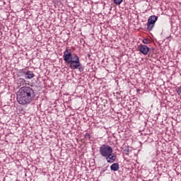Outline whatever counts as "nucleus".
I'll list each match as a JSON object with an SVG mask.
<instances>
[{"mask_svg": "<svg viewBox=\"0 0 181 181\" xmlns=\"http://www.w3.org/2000/svg\"><path fill=\"white\" fill-rule=\"evenodd\" d=\"M63 59L65 63L67 64H70L71 69L73 70H76V69H78L81 63L80 62V57L78 56L75 55L73 58V54H71V49L66 48L64 52Z\"/></svg>", "mask_w": 181, "mask_h": 181, "instance_id": "nucleus-1", "label": "nucleus"}, {"mask_svg": "<svg viewBox=\"0 0 181 181\" xmlns=\"http://www.w3.org/2000/svg\"><path fill=\"white\" fill-rule=\"evenodd\" d=\"M33 100H35V98L32 96L17 93V101L18 104H21V105H28V104L32 103Z\"/></svg>", "mask_w": 181, "mask_h": 181, "instance_id": "nucleus-2", "label": "nucleus"}, {"mask_svg": "<svg viewBox=\"0 0 181 181\" xmlns=\"http://www.w3.org/2000/svg\"><path fill=\"white\" fill-rule=\"evenodd\" d=\"M18 94H21L23 95H27L28 97H33L35 98V90L33 88H30V86H23L21 87Z\"/></svg>", "mask_w": 181, "mask_h": 181, "instance_id": "nucleus-3", "label": "nucleus"}, {"mask_svg": "<svg viewBox=\"0 0 181 181\" xmlns=\"http://www.w3.org/2000/svg\"><path fill=\"white\" fill-rule=\"evenodd\" d=\"M112 147H111V146L103 144L100 147V153L103 158L108 156V155L112 153Z\"/></svg>", "mask_w": 181, "mask_h": 181, "instance_id": "nucleus-4", "label": "nucleus"}, {"mask_svg": "<svg viewBox=\"0 0 181 181\" xmlns=\"http://www.w3.org/2000/svg\"><path fill=\"white\" fill-rule=\"evenodd\" d=\"M156 21H158V16H151L148 18L147 23V30L151 31L153 29V26H155V23H156Z\"/></svg>", "mask_w": 181, "mask_h": 181, "instance_id": "nucleus-5", "label": "nucleus"}, {"mask_svg": "<svg viewBox=\"0 0 181 181\" xmlns=\"http://www.w3.org/2000/svg\"><path fill=\"white\" fill-rule=\"evenodd\" d=\"M19 73L21 74V76H23L26 80H30L35 77V74H33V71H24L23 69H21Z\"/></svg>", "mask_w": 181, "mask_h": 181, "instance_id": "nucleus-6", "label": "nucleus"}, {"mask_svg": "<svg viewBox=\"0 0 181 181\" xmlns=\"http://www.w3.org/2000/svg\"><path fill=\"white\" fill-rule=\"evenodd\" d=\"M107 163H114L117 160V156L115 153H110L105 157Z\"/></svg>", "mask_w": 181, "mask_h": 181, "instance_id": "nucleus-7", "label": "nucleus"}, {"mask_svg": "<svg viewBox=\"0 0 181 181\" xmlns=\"http://www.w3.org/2000/svg\"><path fill=\"white\" fill-rule=\"evenodd\" d=\"M139 49L142 54L146 55L148 53H149V47H148L146 45H140Z\"/></svg>", "mask_w": 181, "mask_h": 181, "instance_id": "nucleus-8", "label": "nucleus"}, {"mask_svg": "<svg viewBox=\"0 0 181 181\" xmlns=\"http://www.w3.org/2000/svg\"><path fill=\"white\" fill-rule=\"evenodd\" d=\"M110 170L113 172L119 170V164H118V163H114L110 165Z\"/></svg>", "mask_w": 181, "mask_h": 181, "instance_id": "nucleus-9", "label": "nucleus"}, {"mask_svg": "<svg viewBox=\"0 0 181 181\" xmlns=\"http://www.w3.org/2000/svg\"><path fill=\"white\" fill-rule=\"evenodd\" d=\"M18 84L21 87H25V85L26 84V80H25L24 78H21L19 80H18Z\"/></svg>", "mask_w": 181, "mask_h": 181, "instance_id": "nucleus-10", "label": "nucleus"}, {"mask_svg": "<svg viewBox=\"0 0 181 181\" xmlns=\"http://www.w3.org/2000/svg\"><path fill=\"white\" fill-rule=\"evenodd\" d=\"M123 0H114V3L115 5H121L122 4Z\"/></svg>", "mask_w": 181, "mask_h": 181, "instance_id": "nucleus-11", "label": "nucleus"}, {"mask_svg": "<svg viewBox=\"0 0 181 181\" xmlns=\"http://www.w3.org/2000/svg\"><path fill=\"white\" fill-rule=\"evenodd\" d=\"M124 155H129V148H126L124 150Z\"/></svg>", "mask_w": 181, "mask_h": 181, "instance_id": "nucleus-12", "label": "nucleus"}, {"mask_svg": "<svg viewBox=\"0 0 181 181\" xmlns=\"http://www.w3.org/2000/svg\"><path fill=\"white\" fill-rule=\"evenodd\" d=\"M143 43H144V45H148V44H149V40H148V39H144V40H143Z\"/></svg>", "mask_w": 181, "mask_h": 181, "instance_id": "nucleus-13", "label": "nucleus"}, {"mask_svg": "<svg viewBox=\"0 0 181 181\" xmlns=\"http://www.w3.org/2000/svg\"><path fill=\"white\" fill-rule=\"evenodd\" d=\"M178 95H181V86L177 88Z\"/></svg>", "mask_w": 181, "mask_h": 181, "instance_id": "nucleus-14", "label": "nucleus"}, {"mask_svg": "<svg viewBox=\"0 0 181 181\" xmlns=\"http://www.w3.org/2000/svg\"><path fill=\"white\" fill-rule=\"evenodd\" d=\"M78 71L81 72L84 71V68L83 67V66H81V64H80V66L78 67Z\"/></svg>", "mask_w": 181, "mask_h": 181, "instance_id": "nucleus-15", "label": "nucleus"}, {"mask_svg": "<svg viewBox=\"0 0 181 181\" xmlns=\"http://www.w3.org/2000/svg\"><path fill=\"white\" fill-rule=\"evenodd\" d=\"M86 136H90V134H86Z\"/></svg>", "mask_w": 181, "mask_h": 181, "instance_id": "nucleus-16", "label": "nucleus"}]
</instances>
